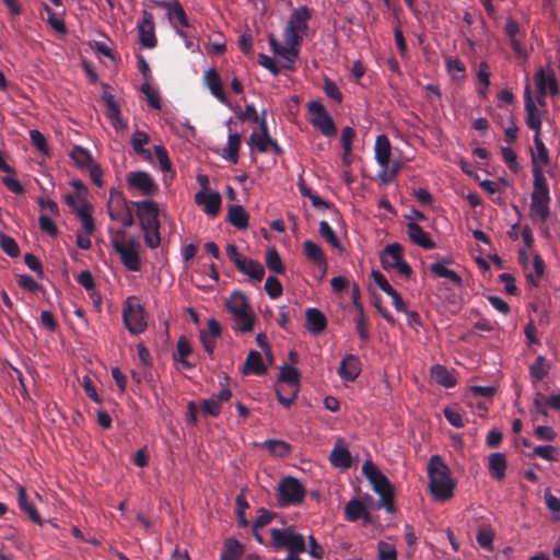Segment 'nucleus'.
I'll list each match as a JSON object with an SVG mask.
<instances>
[{"label":"nucleus","mask_w":560,"mask_h":560,"mask_svg":"<svg viewBox=\"0 0 560 560\" xmlns=\"http://www.w3.org/2000/svg\"><path fill=\"white\" fill-rule=\"evenodd\" d=\"M429 489L434 499L446 501L454 494L456 482L450 467L439 455H433L428 464Z\"/></svg>","instance_id":"f257e3e1"},{"label":"nucleus","mask_w":560,"mask_h":560,"mask_svg":"<svg viewBox=\"0 0 560 560\" xmlns=\"http://www.w3.org/2000/svg\"><path fill=\"white\" fill-rule=\"evenodd\" d=\"M362 472L380 495L378 506L385 509L387 513H393L395 511L394 489L387 477L371 460L363 464Z\"/></svg>","instance_id":"f03ea898"},{"label":"nucleus","mask_w":560,"mask_h":560,"mask_svg":"<svg viewBox=\"0 0 560 560\" xmlns=\"http://www.w3.org/2000/svg\"><path fill=\"white\" fill-rule=\"evenodd\" d=\"M300 387V372L292 365L284 364L280 369V375L276 386L279 402L289 408L296 399Z\"/></svg>","instance_id":"7ed1b4c3"},{"label":"nucleus","mask_w":560,"mask_h":560,"mask_svg":"<svg viewBox=\"0 0 560 560\" xmlns=\"http://www.w3.org/2000/svg\"><path fill=\"white\" fill-rule=\"evenodd\" d=\"M269 546L273 550L287 549V557H298L306 551L305 538L296 533L292 527L272 528Z\"/></svg>","instance_id":"20e7f679"},{"label":"nucleus","mask_w":560,"mask_h":560,"mask_svg":"<svg viewBox=\"0 0 560 560\" xmlns=\"http://www.w3.org/2000/svg\"><path fill=\"white\" fill-rule=\"evenodd\" d=\"M311 16V10L306 5L300 7L292 12L282 34L284 44L301 45L303 36L308 30Z\"/></svg>","instance_id":"39448f33"},{"label":"nucleus","mask_w":560,"mask_h":560,"mask_svg":"<svg viewBox=\"0 0 560 560\" xmlns=\"http://www.w3.org/2000/svg\"><path fill=\"white\" fill-rule=\"evenodd\" d=\"M122 320L126 328L132 335H139L145 330L144 308L141 304L136 303L135 296H129L124 303Z\"/></svg>","instance_id":"423d86ee"},{"label":"nucleus","mask_w":560,"mask_h":560,"mask_svg":"<svg viewBox=\"0 0 560 560\" xmlns=\"http://www.w3.org/2000/svg\"><path fill=\"white\" fill-rule=\"evenodd\" d=\"M305 497L304 486L294 477H284L278 486L279 505L291 506L300 504Z\"/></svg>","instance_id":"0eeeda50"},{"label":"nucleus","mask_w":560,"mask_h":560,"mask_svg":"<svg viewBox=\"0 0 560 560\" xmlns=\"http://www.w3.org/2000/svg\"><path fill=\"white\" fill-rule=\"evenodd\" d=\"M307 109L311 115L310 122L315 129L319 130L325 137H334L337 133L334 119L319 100L308 102Z\"/></svg>","instance_id":"6e6552de"},{"label":"nucleus","mask_w":560,"mask_h":560,"mask_svg":"<svg viewBox=\"0 0 560 560\" xmlns=\"http://www.w3.org/2000/svg\"><path fill=\"white\" fill-rule=\"evenodd\" d=\"M535 81L538 89L537 102L545 104L547 93L556 95L559 92V84L555 71L551 68H539L535 74Z\"/></svg>","instance_id":"1a4fd4ad"},{"label":"nucleus","mask_w":560,"mask_h":560,"mask_svg":"<svg viewBox=\"0 0 560 560\" xmlns=\"http://www.w3.org/2000/svg\"><path fill=\"white\" fill-rule=\"evenodd\" d=\"M132 206L137 208V217L140 222L141 229H152L160 226L159 207L158 203L151 199L141 201H133Z\"/></svg>","instance_id":"9d476101"},{"label":"nucleus","mask_w":560,"mask_h":560,"mask_svg":"<svg viewBox=\"0 0 560 560\" xmlns=\"http://www.w3.org/2000/svg\"><path fill=\"white\" fill-rule=\"evenodd\" d=\"M139 242L131 238L127 244L115 242V252L119 255L122 265L130 271H139L141 261L138 254Z\"/></svg>","instance_id":"9b49d317"},{"label":"nucleus","mask_w":560,"mask_h":560,"mask_svg":"<svg viewBox=\"0 0 560 560\" xmlns=\"http://www.w3.org/2000/svg\"><path fill=\"white\" fill-rule=\"evenodd\" d=\"M126 180L130 189H136L143 196H154L159 191L158 184L148 172H130Z\"/></svg>","instance_id":"f8f14e48"},{"label":"nucleus","mask_w":560,"mask_h":560,"mask_svg":"<svg viewBox=\"0 0 560 560\" xmlns=\"http://www.w3.org/2000/svg\"><path fill=\"white\" fill-rule=\"evenodd\" d=\"M544 194L539 195L538 191L530 194L529 217L534 222L545 223L550 215V192Z\"/></svg>","instance_id":"ddd939ff"},{"label":"nucleus","mask_w":560,"mask_h":560,"mask_svg":"<svg viewBox=\"0 0 560 560\" xmlns=\"http://www.w3.org/2000/svg\"><path fill=\"white\" fill-rule=\"evenodd\" d=\"M139 33L140 44L147 48L152 49L156 46V37L154 31V20L152 13L147 10L142 11V19L138 22L137 25Z\"/></svg>","instance_id":"4468645a"},{"label":"nucleus","mask_w":560,"mask_h":560,"mask_svg":"<svg viewBox=\"0 0 560 560\" xmlns=\"http://www.w3.org/2000/svg\"><path fill=\"white\" fill-rule=\"evenodd\" d=\"M195 202L198 206L203 207V211L209 217L214 218L219 214L222 198L218 191L206 194L203 190H201L195 195Z\"/></svg>","instance_id":"2eb2a0df"},{"label":"nucleus","mask_w":560,"mask_h":560,"mask_svg":"<svg viewBox=\"0 0 560 560\" xmlns=\"http://www.w3.org/2000/svg\"><path fill=\"white\" fill-rule=\"evenodd\" d=\"M361 373V361L354 354H347L338 368V375L346 382H354Z\"/></svg>","instance_id":"dca6fc26"},{"label":"nucleus","mask_w":560,"mask_h":560,"mask_svg":"<svg viewBox=\"0 0 560 560\" xmlns=\"http://www.w3.org/2000/svg\"><path fill=\"white\" fill-rule=\"evenodd\" d=\"M401 258H404V249L398 243L387 244L380 256L381 265L385 270L394 269Z\"/></svg>","instance_id":"f3484780"},{"label":"nucleus","mask_w":560,"mask_h":560,"mask_svg":"<svg viewBox=\"0 0 560 560\" xmlns=\"http://www.w3.org/2000/svg\"><path fill=\"white\" fill-rule=\"evenodd\" d=\"M345 517L349 522L363 520L365 524L371 522V515L365 504L359 499H351L345 506Z\"/></svg>","instance_id":"a211bd4d"},{"label":"nucleus","mask_w":560,"mask_h":560,"mask_svg":"<svg viewBox=\"0 0 560 560\" xmlns=\"http://www.w3.org/2000/svg\"><path fill=\"white\" fill-rule=\"evenodd\" d=\"M407 234L413 244L424 249H433L436 246L429 233L416 222L407 223Z\"/></svg>","instance_id":"6ab92c4d"},{"label":"nucleus","mask_w":560,"mask_h":560,"mask_svg":"<svg viewBox=\"0 0 560 560\" xmlns=\"http://www.w3.org/2000/svg\"><path fill=\"white\" fill-rule=\"evenodd\" d=\"M525 112L526 125L529 129L535 131V135L540 133L541 119L535 102L533 101L529 90L526 89L525 93Z\"/></svg>","instance_id":"aec40b11"},{"label":"nucleus","mask_w":560,"mask_h":560,"mask_svg":"<svg viewBox=\"0 0 560 560\" xmlns=\"http://www.w3.org/2000/svg\"><path fill=\"white\" fill-rule=\"evenodd\" d=\"M205 81L212 95L222 104L229 105V100L223 91L220 75L215 69H209L205 72Z\"/></svg>","instance_id":"412c9836"},{"label":"nucleus","mask_w":560,"mask_h":560,"mask_svg":"<svg viewBox=\"0 0 560 560\" xmlns=\"http://www.w3.org/2000/svg\"><path fill=\"white\" fill-rule=\"evenodd\" d=\"M508 468L506 456L503 453H491L488 457V469L492 478L502 480Z\"/></svg>","instance_id":"4be33fe9"},{"label":"nucleus","mask_w":560,"mask_h":560,"mask_svg":"<svg viewBox=\"0 0 560 560\" xmlns=\"http://www.w3.org/2000/svg\"><path fill=\"white\" fill-rule=\"evenodd\" d=\"M327 327L326 316L317 308L306 311V328L314 335L323 332Z\"/></svg>","instance_id":"5701e85b"},{"label":"nucleus","mask_w":560,"mask_h":560,"mask_svg":"<svg viewBox=\"0 0 560 560\" xmlns=\"http://www.w3.org/2000/svg\"><path fill=\"white\" fill-rule=\"evenodd\" d=\"M267 371V368L264 364V360L261 354L256 350H250L247 354L243 373L245 375L247 374H255V375H262Z\"/></svg>","instance_id":"b1692460"},{"label":"nucleus","mask_w":560,"mask_h":560,"mask_svg":"<svg viewBox=\"0 0 560 560\" xmlns=\"http://www.w3.org/2000/svg\"><path fill=\"white\" fill-rule=\"evenodd\" d=\"M237 270L248 276L249 279L255 282H260L265 276L264 266L260 262L247 257L245 258L244 262L237 267Z\"/></svg>","instance_id":"393cba45"},{"label":"nucleus","mask_w":560,"mask_h":560,"mask_svg":"<svg viewBox=\"0 0 560 560\" xmlns=\"http://www.w3.org/2000/svg\"><path fill=\"white\" fill-rule=\"evenodd\" d=\"M375 159L380 166H388L390 162V142L387 136L380 135L375 140Z\"/></svg>","instance_id":"a878e982"},{"label":"nucleus","mask_w":560,"mask_h":560,"mask_svg":"<svg viewBox=\"0 0 560 560\" xmlns=\"http://www.w3.org/2000/svg\"><path fill=\"white\" fill-rule=\"evenodd\" d=\"M303 252H304V255L306 256V258L308 260H311L313 264H315L318 267H322V266L326 267V265H327L326 256L318 244H316L315 242H313L311 240H306L303 243Z\"/></svg>","instance_id":"bb28decb"},{"label":"nucleus","mask_w":560,"mask_h":560,"mask_svg":"<svg viewBox=\"0 0 560 560\" xmlns=\"http://www.w3.org/2000/svg\"><path fill=\"white\" fill-rule=\"evenodd\" d=\"M18 504H19V508L21 509V511H23L24 513H26L28 515V517L35 523V524H38V525H42L43 522H42V518L37 512V510L35 509V506L28 501V498H27V494H26V490L24 487L22 486H19L18 487Z\"/></svg>","instance_id":"cd10ccee"},{"label":"nucleus","mask_w":560,"mask_h":560,"mask_svg":"<svg viewBox=\"0 0 560 560\" xmlns=\"http://www.w3.org/2000/svg\"><path fill=\"white\" fill-rule=\"evenodd\" d=\"M225 306L233 317L250 310L247 298L240 291H235L231 294Z\"/></svg>","instance_id":"c85d7f7f"},{"label":"nucleus","mask_w":560,"mask_h":560,"mask_svg":"<svg viewBox=\"0 0 560 560\" xmlns=\"http://www.w3.org/2000/svg\"><path fill=\"white\" fill-rule=\"evenodd\" d=\"M329 459L332 466L339 468H349L352 464V457L349 450L340 444L335 445L330 453Z\"/></svg>","instance_id":"c756f323"},{"label":"nucleus","mask_w":560,"mask_h":560,"mask_svg":"<svg viewBox=\"0 0 560 560\" xmlns=\"http://www.w3.org/2000/svg\"><path fill=\"white\" fill-rule=\"evenodd\" d=\"M249 215L242 206H231L228 211V221L238 230L248 226Z\"/></svg>","instance_id":"7c9ffc66"},{"label":"nucleus","mask_w":560,"mask_h":560,"mask_svg":"<svg viewBox=\"0 0 560 560\" xmlns=\"http://www.w3.org/2000/svg\"><path fill=\"white\" fill-rule=\"evenodd\" d=\"M244 549L240 541L235 538H228L224 541L221 552V560H240L243 556Z\"/></svg>","instance_id":"2f4dec72"},{"label":"nucleus","mask_w":560,"mask_h":560,"mask_svg":"<svg viewBox=\"0 0 560 560\" xmlns=\"http://www.w3.org/2000/svg\"><path fill=\"white\" fill-rule=\"evenodd\" d=\"M240 147L241 135L237 132L230 133L228 137V144L222 156L232 164H236L238 162Z\"/></svg>","instance_id":"473e14b6"},{"label":"nucleus","mask_w":560,"mask_h":560,"mask_svg":"<svg viewBox=\"0 0 560 560\" xmlns=\"http://www.w3.org/2000/svg\"><path fill=\"white\" fill-rule=\"evenodd\" d=\"M300 46L299 44H284L277 54V56L281 57L284 61V68L293 71L295 69L294 63L300 55Z\"/></svg>","instance_id":"72a5a7b5"},{"label":"nucleus","mask_w":560,"mask_h":560,"mask_svg":"<svg viewBox=\"0 0 560 560\" xmlns=\"http://www.w3.org/2000/svg\"><path fill=\"white\" fill-rule=\"evenodd\" d=\"M429 269L434 276H436L439 278H445V279L450 280L451 282H453L457 287H462V284H463L462 277L456 271L446 268L441 262L431 264Z\"/></svg>","instance_id":"f704fd0d"},{"label":"nucleus","mask_w":560,"mask_h":560,"mask_svg":"<svg viewBox=\"0 0 560 560\" xmlns=\"http://www.w3.org/2000/svg\"><path fill=\"white\" fill-rule=\"evenodd\" d=\"M533 191H538L539 195H545L544 192H549V186L544 175L542 165L537 163V159L535 156L533 158Z\"/></svg>","instance_id":"c9c22d12"},{"label":"nucleus","mask_w":560,"mask_h":560,"mask_svg":"<svg viewBox=\"0 0 560 560\" xmlns=\"http://www.w3.org/2000/svg\"><path fill=\"white\" fill-rule=\"evenodd\" d=\"M70 156L80 168H89L94 163L93 158L89 150L81 145H74L70 152Z\"/></svg>","instance_id":"e433bc0d"},{"label":"nucleus","mask_w":560,"mask_h":560,"mask_svg":"<svg viewBox=\"0 0 560 560\" xmlns=\"http://www.w3.org/2000/svg\"><path fill=\"white\" fill-rule=\"evenodd\" d=\"M149 143V136L144 131L137 130L131 138V145L135 152L145 160L151 159V153L144 149V144Z\"/></svg>","instance_id":"4c0bfd02"},{"label":"nucleus","mask_w":560,"mask_h":560,"mask_svg":"<svg viewBox=\"0 0 560 560\" xmlns=\"http://www.w3.org/2000/svg\"><path fill=\"white\" fill-rule=\"evenodd\" d=\"M432 376L439 385L445 388H452L456 385L455 377L445 366L434 365L432 368Z\"/></svg>","instance_id":"58836bf2"},{"label":"nucleus","mask_w":560,"mask_h":560,"mask_svg":"<svg viewBox=\"0 0 560 560\" xmlns=\"http://www.w3.org/2000/svg\"><path fill=\"white\" fill-rule=\"evenodd\" d=\"M262 446L277 457H285L291 452V446L282 440H266Z\"/></svg>","instance_id":"ea45409f"},{"label":"nucleus","mask_w":560,"mask_h":560,"mask_svg":"<svg viewBox=\"0 0 560 560\" xmlns=\"http://www.w3.org/2000/svg\"><path fill=\"white\" fill-rule=\"evenodd\" d=\"M234 319V330L241 332H249L254 328L255 317L250 310L241 313V315H236L233 317Z\"/></svg>","instance_id":"a19ab883"},{"label":"nucleus","mask_w":560,"mask_h":560,"mask_svg":"<svg viewBox=\"0 0 560 560\" xmlns=\"http://www.w3.org/2000/svg\"><path fill=\"white\" fill-rule=\"evenodd\" d=\"M550 365L542 355H538L529 368L530 376L535 381H541L549 373Z\"/></svg>","instance_id":"79ce46f5"},{"label":"nucleus","mask_w":560,"mask_h":560,"mask_svg":"<svg viewBox=\"0 0 560 560\" xmlns=\"http://www.w3.org/2000/svg\"><path fill=\"white\" fill-rule=\"evenodd\" d=\"M154 153L160 163V167L164 173V180H166L167 174H170L171 178H173L174 172L166 149L163 145H155Z\"/></svg>","instance_id":"37998d69"},{"label":"nucleus","mask_w":560,"mask_h":560,"mask_svg":"<svg viewBox=\"0 0 560 560\" xmlns=\"http://www.w3.org/2000/svg\"><path fill=\"white\" fill-rule=\"evenodd\" d=\"M493 539H494V532L493 529L486 525L479 528L476 540L479 544V546L488 551L493 550Z\"/></svg>","instance_id":"c03bdc74"},{"label":"nucleus","mask_w":560,"mask_h":560,"mask_svg":"<svg viewBox=\"0 0 560 560\" xmlns=\"http://www.w3.org/2000/svg\"><path fill=\"white\" fill-rule=\"evenodd\" d=\"M266 266L268 269L276 273H283L284 266L278 250L272 247L266 254Z\"/></svg>","instance_id":"a18cd8bd"},{"label":"nucleus","mask_w":560,"mask_h":560,"mask_svg":"<svg viewBox=\"0 0 560 560\" xmlns=\"http://www.w3.org/2000/svg\"><path fill=\"white\" fill-rule=\"evenodd\" d=\"M0 248L12 258L20 255V247L15 240L4 233H0Z\"/></svg>","instance_id":"49530a36"},{"label":"nucleus","mask_w":560,"mask_h":560,"mask_svg":"<svg viewBox=\"0 0 560 560\" xmlns=\"http://www.w3.org/2000/svg\"><path fill=\"white\" fill-rule=\"evenodd\" d=\"M271 140L270 136L264 137V135H258V132L254 131L249 136L248 144L256 148L259 153H265L268 151Z\"/></svg>","instance_id":"de8ad7c7"},{"label":"nucleus","mask_w":560,"mask_h":560,"mask_svg":"<svg viewBox=\"0 0 560 560\" xmlns=\"http://www.w3.org/2000/svg\"><path fill=\"white\" fill-rule=\"evenodd\" d=\"M319 234L327 243H329L334 248L340 249V241L338 236L336 235L332 228L329 225L327 221H320L319 222Z\"/></svg>","instance_id":"09e8293b"},{"label":"nucleus","mask_w":560,"mask_h":560,"mask_svg":"<svg viewBox=\"0 0 560 560\" xmlns=\"http://www.w3.org/2000/svg\"><path fill=\"white\" fill-rule=\"evenodd\" d=\"M534 143L537 153H533L532 159L535 156L537 159V163H539L542 166L547 165L549 163V153L548 149L546 148L545 143L540 138V133L534 135Z\"/></svg>","instance_id":"8fccbe9b"},{"label":"nucleus","mask_w":560,"mask_h":560,"mask_svg":"<svg viewBox=\"0 0 560 560\" xmlns=\"http://www.w3.org/2000/svg\"><path fill=\"white\" fill-rule=\"evenodd\" d=\"M170 22L175 25V21L185 28L190 27L189 19L179 2L175 3V9L172 10L171 16L168 18Z\"/></svg>","instance_id":"3c124183"},{"label":"nucleus","mask_w":560,"mask_h":560,"mask_svg":"<svg viewBox=\"0 0 560 560\" xmlns=\"http://www.w3.org/2000/svg\"><path fill=\"white\" fill-rule=\"evenodd\" d=\"M547 407L542 394L537 393L533 401V410L530 411L533 421H538V416H541L544 419L548 418Z\"/></svg>","instance_id":"603ef678"},{"label":"nucleus","mask_w":560,"mask_h":560,"mask_svg":"<svg viewBox=\"0 0 560 560\" xmlns=\"http://www.w3.org/2000/svg\"><path fill=\"white\" fill-rule=\"evenodd\" d=\"M533 267L535 270L536 279L534 278L533 275L529 273V275H527V281L533 287H537L539 283V279L542 278V276L545 273V267H546L545 261L539 254L534 255Z\"/></svg>","instance_id":"864d4df0"},{"label":"nucleus","mask_w":560,"mask_h":560,"mask_svg":"<svg viewBox=\"0 0 560 560\" xmlns=\"http://www.w3.org/2000/svg\"><path fill=\"white\" fill-rule=\"evenodd\" d=\"M265 290L270 299L276 300L282 295V284L278 278L269 276L265 282Z\"/></svg>","instance_id":"5fc2aeb1"},{"label":"nucleus","mask_w":560,"mask_h":560,"mask_svg":"<svg viewBox=\"0 0 560 560\" xmlns=\"http://www.w3.org/2000/svg\"><path fill=\"white\" fill-rule=\"evenodd\" d=\"M355 330L363 342H366L370 339L368 322L362 305L359 306V317L355 320Z\"/></svg>","instance_id":"6e6d98bb"},{"label":"nucleus","mask_w":560,"mask_h":560,"mask_svg":"<svg viewBox=\"0 0 560 560\" xmlns=\"http://www.w3.org/2000/svg\"><path fill=\"white\" fill-rule=\"evenodd\" d=\"M44 9L48 15L47 23L51 26V28H54L57 33L65 34L67 28L63 20L59 19L48 4H44Z\"/></svg>","instance_id":"4d7b16f0"},{"label":"nucleus","mask_w":560,"mask_h":560,"mask_svg":"<svg viewBox=\"0 0 560 560\" xmlns=\"http://www.w3.org/2000/svg\"><path fill=\"white\" fill-rule=\"evenodd\" d=\"M140 90L147 96V101L150 107L154 109H161L160 95L148 82L143 83Z\"/></svg>","instance_id":"13d9d810"},{"label":"nucleus","mask_w":560,"mask_h":560,"mask_svg":"<svg viewBox=\"0 0 560 560\" xmlns=\"http://www.w3.org/2000/svg\"><path fill=\"white\" fill-rule=\"evenodd\" d=\"M470 397H469V404L472 405V399L485 397V398H491L495 393V387L493 386H480V385H474L469 388Z\"/></svg>","instance_id":"bf43d9fd"},{"label":"nucleus","mask_w":560,"mask_h":560,"mask_svg":"<svg viewBox=\"0 0 560 560\" xmlns=\"http://www.w3.org/2000/svg\"><path fill=\"white\" fill-rule=\"evenodd\" d=\"M129 205H128V201L127 199L124 197V194L119 190H116V189H112L109 191V200L107 202V210L108 209H114V208H128Z\"/></svg>","instance_id":"052dcab7"},{"label":"nucleus","mask_w":560,"mask_h":560,"mask_svg":"<svg viewBox=\"0 0 560 560\" xmlns=\"http://www.w3.org/2000/svg\"><path fill=\"white\" fill-rule=\"evenodd\" d=\"M107 117L112 120L115 128H125L119 105L117 103L106 106Z\"/></svg>","instance_id":"680f3d73"},{"label":"nucleus","mask_w":560,"mask_h":560,"mask_svg":"<svg viewBox=\"0 0 560 560\" xmlns=\"http://www.w3.org/2000/svg\"><path fill=\"white\" fill-rule=\"evenodd\" d=\"M144 232V242L148 247L156 248L161 244L160 226L152 229H142Z\"/></svg>","instance_id":"e2e57ef3"},{"label":"nucleus","mask_w":560,"mask_h":560,"mask_svg":"<svg viewBox=\"0 0 560 560\" xmlns=\"http://www.w3.org/2000/svg\"><path fill=\"white\" fill-rule=\"evenodd\" d=\"M32 144L43 154H48V144L44 135L34 129L30 131Z\"/></svg>","instance_id":"0e129e2a"},{"label":"nucleus","mask_w":560,"mask_h":560,"mask_svg":"<svg viewBox=\"0 0 560 560\" xmlns=\"http://www.w3.org/2000/svg\"><path fill=\"white\" fill-rule=\"evenodd\" d=\"M24 262L32 271L36 272L38 278H44L43 265L35 255L32 253H26L24 255Z\"/></svg>","instance_id":"69168bd1"},{"label":"nucleus","mask_w":560,"mask_h":560,"mask_svg":"<svg viewBox=\"0 0 560 560\" xmlns=\"http://www.w3.org/2000/svg\"><path fill=\"white\" fill-rule=\"evenodd\" d=\"M323 89L328 97L335 100L338 103L342 102V93L332 80L326 78L324 80Z\"/></svg>","instance_id":"338daca9"},{"label":"nucleus","mask_w":560,"mask_h":560,"mask_svg":"<svg viewBox=\"0 0 560 560\" xmlns=\"http://www.w3.org/2000/svg\"><path fill=\"white\" fill-rule=\"evenodd\" d=\"M378 560H397L395 547L388 542H378Z\"/></svg>","instance_id":"774afa93"}]
</instances>
